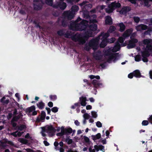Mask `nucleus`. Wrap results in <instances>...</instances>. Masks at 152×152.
<instances>
[{
    "label": "nucleus",
    "mask_w": 152,
    "mask_h": 152,
    "mask_svg": "<svg viewBox=\"0 0 152 152\" xmlns=\"http://www.w3.org/2000/svg\"><path fill=\"white\" fill-rule=\"evenodd\" d=\"M72 131V129L71 127H69L67 128H64V135H68L69 134H71Z\"/></svg>",
    "instance_id": "obj_19"
},
{
    "label": "nucleus",
    "mask_w": 152,
    "mask_h": 152,
    "mask_svg": "<svg viewBox=\"0 0 152 152\" xmlns=\"http://www.w3.org/2000/svg\"><path fill=\"white\" fill-rule=\"evenodd\" d=\"M115 29L116 28L114 26H111L110 27L109 29L107 31V32L110 33H112L115 30Z\"/></svg>",
    "instance_id": "obj_33"
},
{
    "label": "nucleus",
    "mask_w": 152,
    "mask_h": 152,
    "mask_svg": "<svg viewBox=\"0 0 152 152\" xmlns=\"http://www.w3.org/2000/svg\"><path fill=\"white\" fill-rule=\"evenodd\" d=\"M66 141L67 142L68 145H70L72 144L73 142L72 140L71 139H69L67 138L66 139Z\"/></svg>",
    "instance_id": "obj_49"
},
{
    "label": "nucleus",
    "mask_w": 152,
    "mask_h": 152,
    "mask_svg": "<svg viewBox=\"0 0 152 152\" xmlns=\"http://www.w3.org/2000/svg\"><path fill=\"white\" fill-rule=\"evenodd\" d=\"M109 32H108L106 33H104L103 32H102L101 33L100 35L99 36H100V37L101 36L102 37V38L103 39H107V37L109 36Z\"/></svg>",
    "instance_id": "obj_26"
},
{
    "label": "nucleus",
    "mask_w": 152,
    "mask_h": 152,
    "mask_svg": "<svg viewBox=\"0 0 152 152\" xmlns=\"http://www.w3.org/2000/svg\"><path fill=\"white\" fill-rule=\"evenodd\" d=\"M124 38H123V37H119L118 39V41L116 42L115 43V47L116 48H117L119 49L120 48V44L119 43H123L124 42Z\"/></svg>",
    "instance_id": "obj_12"
},
{
    "label": "nucleus",
    "mask_w": 152,
    "mask_h": 152,
    "mask_svg": "<svg viewBox=\"0 0 152 152\" xmlns=\"http://www.w3.org/2000/svg\"><path fill=\"white\" fill-rule=\"evenodd\" d=\"M146 48L145 49L148 51L152 50V45H151V44L146 45Z\"/></svg>",
    "instance_id": "obj_44"
},
{
    "label": "nucleus",
    "mask_w": 152,
    "mask_h": 152,
    "mask_svg": "<svg viewBox=\"0 0 152 152\" xmlns=\"http://www.w3.org/2000/svg\"><path fill=\"white\" fill-rule=\"evenodd\" d=\"M57 33L58 35L60 36H62L64 34L63 31L62 30H59L57 31Z\"/></svg>",
    "instance_id": "obj_42"
},
{
    "label": "nucleus",
    "mask_w": 152,
    "mask_h": 152,
    "mask_svg": "<svg viewBox=\"0 0 152 152\" xmlns=\"http://www.w3.org/2000/svg\"><path fill=\"white\" fill-rule=\"evenodd\" d=\"M83 139L85 142L89 144H90L91 142L89 138L86 136H83Z\"/></svg>",
    "instance_id": "obj_36"
},
{
    "label": "nucleus",
    "mask_w": 152,
    "mask_h": 152,
    "mask_svg": "<svg viewBox=\"0 0 152 152\" xmlns=\"http://www.w3.org/2000/svg\"><path fill=\"white\" fill-rule=\"evenodd\" d=\"M45 3L49 5L52 6L53 2L52 0H45Z\"/></svg>",
    "instance_id": "obj_43"
},
{
    "label": "nucleus",
    "mask_w": 152,
    "mask_h": 152,
    "mask_svg": "<svg viewBox=\"0 0 152 152\" xmlns=\"http://www.w3.org/2000/svg\"><path fill=\"white\" fill-rule=\"evenodd\" d=\"M132 32V30L131 29H129L126 30L123 34V37L125 39V38L129 37Z\"/></svg>",
    "instance_id": "obj_14"
},
{
    "label": "nucleus",
    "mask_w": 152,
    "mask_h": 152,
    "mask_svg": "<svg viewBox=\"0 0 152 152\" xmlns=\"http://www.w3.org/2000/svg\"><path fill=\"white\" fill-rule=\"evenodd\" d=\"M141 57L140 55H137L135 57V60L136 61H139L141 60Z\"/></svg>",
    "instance_id": "obj_41"
},
{
    "label": "nucleus",
    "mask_w": 152,
    "mask_h": 152,
    "mask_svg": "<svg viewBox=\"0 0 152 152\" xmlns=\"http://www.w3.org/2000/svg\"><path fill=\"white\" fill-rule=\"evenodd\" d=\"M35 110V107L33 105L30 107H28L26 109V111L27 112L30 113L33 111Z\"/></svg>",
    "instance_id": "obj_29"
},
{
    "label": "nucleus",
    "mask_w": 152,
    "mask_h": 152,
    "mask_svg": "<svg viewBox=\"0 0 152 152\" xmlns=\"http://www.w3.org/2000/svg\"><path fill=\"white\" fill-rule=\"evenodd\" d=\"M133 76H134V75L133 72L130 73L128 75V77L130 79L132 78Z\"/></svg>",
    "instance_id": "obj_61"
},
{
    "label": "nucleus",
    "mask_w": 152,
    "mask_h": 152,
    "mask_svg": "<svg viewBox=\"0 0 152 152\" xmlns=\"http://www.w3.org/2000/svg\"><path fill=\"white\" fill-rule=\"evenodd\" d=\"M83 81L86 83V84L84 85V86L86 87V88H90L91 85V83L88 82V80L87 79H84Z\"/></svg>",
    "instance_id": "obj_28"
},
{
    "label": "nucleus",
    "mask_w": 152,
    "mask_h": 152,
    "mask_svg": "<svg viewBox=\"0 0 152 152\" xmlns=\"http://www.w3.org/2000/svg\"><path fill=\"white\" fill-rule=\"evenodd\" d=\"M149 121L148 120H143L142 123V126H145L148 125L149 124Z\"/></svg>",
    "instance_id": "obj_45"
},
{
    "label": "nucleus",
    "mask_w": 152,
    "mask_h": 152,
    "mask_svg": "<svg viewBox=\"0 0 152 152\" xmlns=\"http://www.w3.org/2000/svg\"><path fill=\"white\" fill-rule=\"evenodd\" d=\"M98 22L95 19H91L90 20V24H96V23Z\"/></svg>",
    "instance_id": "obj_39"
},
{
    "label": "nucleus",
    "mask_w": 152,
    "mask_h": 152,
    "mask_svg": "<svg viewBox=\"0 0 152 152\" xmlns=\"http://www.w3.org/2000/svg\"><path fill=\"white\" fill-rule=\"evenodd\" d=\"M61 24L64 27H65L67 25L66 22L64 19H63L62 20Z\"/></svg>",
    "instance_id": "obj_55"
},
{
    "label": "nucleus",
    "mask_w": 152,
    "mask_h": 152,
    "mask_svg": "<svg viewBox=\"0 0 152 152\" xmlns=\"http://www.w3.org/2000/svg\"><path fill=\"white\" fill-rule=\"evenodd\" d=\"M92 48L88 45V46H86L85 48V49L88 51H89Z\"/></svg>",
    "instance_id": "obj_59"
},
{
    "label": "nucleus",
    "mask_w": 152,
    "mask_h": 152,
    "mask_svg": "<svg viewBox=\"0 0 152 152\" xmlns=\"http://www.w3.org/2000/svg\"><path fill=\"white\" fill-rule=\"evenodd\" d=\"M152 42V39H146L143 40V43L145 45H148L151 44Z\"/></svg>",
    "instance_id": "obj_32"
},
{
    "label": "nucleus",
    "mask_w": 152,
    "mask_h": 152,
    "mask_svg": "<svg viewBox=\"0 0 152 152\" xmlns=\"http://www.w3.org/2000/svg\"><path fill=\"white\" fill-rule=\"evenodd\" d=\"M110 4V6L114 9V10L116 8H119L121 6V4L119 3H116V1Z\"/></svg>",
    "instance_id": "obj_15"
},
{
    "label": "nucleus",
    "mask_w": 152,
    "mask_h": 152,
    "mask_svg": "<svg viewBox=\"0 0 152 152\" xmlns=\"http://www.w3.org/2000/svg\"><path fill=\"white\" fill-rule=\"evenodd\" d=\"M148 119L149 122L152 124V115L150 116L148 118Z\"/></svg>",
    "instance_id": "obj_64"
},
{
    "label": "nucleus",
    "mask_w": 152,
    "mask_h": 152,
    "mask_svg": "<svg viewBox=\"0 0 152 152\" xmlns=\"http://www.w3.org/2000/svg\"><path fill=\"white\" fill-rule=\"evenodd\" d=\"M100 39V36L92 39L89 41L88 45L94 50H96L99 47V42Z\"/></svg>",
    "instance_id": "obj_2"
},
{
    "label": "nucleus",
    "mask_w": 152,
    "mask_h": 152,
    "mask_svg": "<svg viewBox=\"0 0 152 152\" xmlns=\"http://www.w3.org/2000/svg\"><path fill=\"white\" fill-rule=\"evenodd\" d=\"M49 98L51 100L53 101L57 99V97L55 95H51L49 96Z\"/></svg>",
    "instance_id": "obj_37"
},
{
    "label": "nucleus",
    "mask_w": 152,
    "mask_h": 152,
    "mask_svg": "<svg viewBox=\"0 0 152 152\" xmlns=\"http://www.w3.org/2000/svg\"><path fill=\"white\" fill-rule=\"evenodd\" d=\"M51 110L52 112L56 113L58 111V109L57 107H53L51 109Z\"/></svg>",
    "instance_id": "obj_47"
},
{
    "label": "nucleus",
    "mask_w": 152,
    "mask_h": 152,
    "mask_svg": "<svg viewBox=\"0 0 152 152\" xmlns=\"http://www.w3.org/2000/svg\"><path fill=\"white\" fill-rule=\"evenodd\" d=\"M131 40L129 41V44L127 45V48L129 49L132 48H134L135 46V44L138 42V40L136 39H132V36L130 37Z\"/></svg>",
    "instance_id": "obj_6"
},
{
    "label": "nucleus",
    "mask_w": 152,
    "mask_h": 152,
    "mask_svg": "<svg viewBox=\"0 0 152 152\" xmlns=\"http://www.w3.org/2000/svg\"><path fill=\"white\" fill-rule=\"evenodd\" d=\"M105 24L106 25H111L113 24V20L111 17L107 15L105 17Z\"/></svg>",
    "instance_id": "obj_10"
},
{
    "label": "nucleus",
    "mask_w": 152,
    "mask_h": 152,
    "mask_svg": "<svg viewBox=\"0 0 152 152\" xmlns=\"http://www.w3.org/2000/svg\"><path fill=\"white\" fill-rule=\"evenodd\" d=\"M11 123L13 127H17V124L15 122H12V121H11Z\"/></svg>",
    "instance_id": "obj_60"
},
{
    "label": "nucleus",
    "mask_w": 152,
    "mask_h": 152,
    "mask_svg": "<svg viewBox=\"0 0 152 152\" xmlns=\"http://www.w3.org/2000/svg\"><path fill=\"white\" fill-rule=\"evenodd\" d=\"M58 6L60 9L62 10H64L66 7V3L64 2H61L58 3Z\"/></svg>",
    "instance_id": "obj_17"
},
{
    "label": "nucleus",
    "mask_w": 152,
    "mask_h": 152,
    "mask_svg": "<svg viewBox=\"0 0 152 152\" xmlns=\"http://www.w3.org/2000/svg\"><path fill=\"white\" fill-rule=\"evenodd\" d=\"M133 18L134 21L136 23H138L140 20V18L138 17H134Z\"/></svg>",
    "instance_id": "obj_46"
},
{
    "label": "nucleus",
    "mask_w": 152,
    "mask_h": 152,
    "mask_svg": "<svg viewBox=\"0 0 152 152\" xmlns=\"http://www.w3.org/2000/svg\"><path fill=\"white\" fill-rule=\"evenodd\" d=\"M141 55L142 57H148L150 54L148 51L145 49L144 51L141 52Z\"/></svg>",
    "instance_id": "obj_23"
},
{
    "label": "nucleus",
    "mask_w": 152,
    "mask_h": 152,
    "mask_svg": "<svg viewBox=\"0 0 152 152\" xmlns=\"http://www.w3.org/2000/svg\"><path fill=\"white\" fill-rule=\"evenodd\" d=\"M91 115L92 117L94 118H96L97 117V115L96 113L94 111H92L91 112Z\"/></svg>",
    "instance_id": "obj_50"
},
{
    "label": "nucleus",
    "mask_w": 152,
    "mask_h": 152,
    "mask_svg": "<svg viewBox=\"0 0 152 152\" xmlns=\"http://www.w3.org/2000/svg\"><path fill=\"white\" fill-rule=\"evenodd\" d=\"M42 4L40 2L38 3H34L33 7L34 10L39 11L41 10L42 8Z\"/></svg>",
    "instance_id": "obj_8"
},
{
    "label": "nucleus",
    "mask_w": 152,
    "mask_h": 152,
    "mask_svg": "<svg viewBox=\"0 0 152 152\" xmlns=\"http://www.w3.org/2000/svg\"><path fill=\"white\" fill-rule=\"evenodd\" d=\"M127 12L124 7H123L120 11L119 13L121 14H125L127 13Z\"/></svg>",
    "instance_id": "obj_40"
},
{
    "label": "nucleus",
    "mask_w": 152,
    "mask_h": 152,
    "mask_svg": "<svg viewBox=\"0 0 152 152\" xmlns=\"http://www.w3.org/2000/svg\"><path fill=\"white\" fill-rule=\"evenodd\" d=\"M79 7L76 5H74L72 6L71 8V11L72 13H75V12H77L79 10Z\"/></svg>",
    "instance_id": "obj_27"
},
{
    "label": "nucleus",
    "mask_w": 152,
    "mask_h": 152,
    "mask_svg": "<svg viewBox=\"0 0 152 152\" xmlns=\"http://www.w3.org/2000/svg\"><path fill=\"white\" fill-rule=\"evenodd\" d=\"M17 132H18V131H16V132H14L11 133V135L13 136L16 137H17V134H16V133Z\"/></svg>",
    "instance_id": "obj_63"
},
{
    "label": "nucleus",
    "mask_w": 152,
    "mask_h": 152,
    "mask_svg": "<svg viewBox=\"0 0 152 152\" xmlns=\"http://www.w3.org/2000/svg\"><path fill=\"white\" fill-rule=\"evenodd\" d=\"M61 132L58 133L56 135L57 136H62L64 135V127L62 126L61 128Z\"/></svg>",
    "instance_id": "obj_34"
},
{
    "label": "nucleus",
    "mask_w": 152,
    "mask_h": 152,
    "mask_svg": "<svg viewBox=\"0 0 152 152\" xmlns=\"http://www.w3.org/2000/svg\"><path fill=\"white\" fill-rule=\"evenodd\" d=\"M46 116V113L45 112L42 111L41 112V113L40 115V117L39 118V116L37 117L36 119V121L38 122H43V121L45 120V117Z\"/></svg>",
    "instance_id": "obj_7"
},
{
    "label": "nucleus",
    "mask_w": 152,
    "mask_h": 152,
    "mask_svg": "<svg viewBox=\"0 0 152 152\" xmlns=\"http://www.w3.org/2000/svg\"><path fill=\"white\" fill-rule=\"evenodd\" d=\"M80 103L77 102L75 103L74 105H72L71 108L72 109H74L76 108V107H80Z\"/></svg>",
    "instance_id": "obj_35"
},
{
    "label": "nucleus",
    "mask_w": 152,
    "mask_h": 152,
    "mask_svg": "<svg viewBox=\"0 0 152 152\" xmlns=\"http://www.w3.org/2000/svg\"><path fill=\"white\" fill-rule=\"evenodd\" d=\"M91 83L94 85L95 87L96 88L99 87L100 85H102L101 83H99V82L98 80L96 79L93 80Z\"/></svg>",
    "instance_id": "obj_22"
},
{
    "label": "nucleus",
    "mask_w": 152,
    "mask_h": 152,
    "mask_svg": "<svg viewBox=\"0 0 152 152\" xmlns=\"http://www.w3.org/2000/svg\"><path fill=\"white\" fill-rule=\"evenodd\" d=\"M62 16L64 18L71 20L73 18L74 13L70 11H66L64 12Z\"/></svg>",
    "instance_id": "obj_5"
},
{
    "label": "nucleus",
    "mask_w": 152,
    "mask_h": 152,
    "mask_svg": "<svg viewBox=\"0 0 152 152\" xmlns=\"http://www.w3.org/2000/svg\"><path fill=\"white\" fill-rule=\"evenodd\" d=\"M17 129L20 131H23L24 129H25L26 128V125L24 124H20L19 126H17Z\"/></svg>",
    "instance_id": "obj_30"
},
{
    "label": "nucleus",
    "mask_w": 152,
    "mask_h": 152,
    "mask_svg": "<svg viewBox=\"0 0 152 152\" xmlns=\"http://www.w3.org/2000/svg\"><path fill=\"white\" fill-rule=\"evenodd\" d=\"M37 105L39 109L42 110L44 108L45 106V104L41 101L38 103H37Z\"/></svg>",
    "instance_id": "obj_24"
},
{
    "label": "nucleus",
    "mask_w": 152,
    "mask_h": 152,
    "mask_svg": "<svg viewBox=\"0 0 152 152\" xmlns=\"http://www.w3.org/2000/svg\"><path fill=\"white\" fill-rule=\"evenodd\" d=\"M89 22L86 20H83L80 23H78V26L77 28V31H84L85 32L87 30Z\"/></svg>",
    "instance_id": "obj_3"
},
{
    "label": "nucleus",
    "mask_w": 152,
    "mask_h": 152,
    "mask_svg": "<svg viewBox=\"0 0 152 152\" xmlns=\"http://www.w3.org/2000/svg\"><path fill=\"white\" fill-rule=\"evenodd\" d=\"M133 73L134 74V76L137 78H140L141 77V74L140 71L138 70L137 69L134 71Z\"/></svg>",
    "instance_id": "obj_20"
},
{
    "label": "nucleus",
    "mask_w": 152,
    "mask_h": 152,
    "mask_svg": "<svg viewBox=\"0 0 152 152\" xmlns=\"http://www.w3.org/2000/svg\"><path fill=\"white\" fill-rule=\"evenodd\" d=\"M145 6H148V5L149 0H142Z\"/></svg>",
    "instance_id": "obj_57"
},
{
    "label": "nucleus",
    "mask_w": 152,
    "mask_h": 152,
    "mask_svg": "<svg viewBox=\"0 0 152 152\" xmlns=\"http://www.w3.org/2000/svg\"><path fill=\"white\" fill-rule=\"evenodd\" d=\"M99 147V146H98L97 145H95L94 146V148H95V149L96 150V151H98L100 150Z\"/></svg>",
    "instance_id": "obj_62"
},
{
    "label": "nucleus",
    "mask_w": 152,
    "mask_h": 152,
    "mask_svg": "<svg viewBox=\"0 0 152 152\" xmlns=\"http://www.w3.org/2000/svg\"><path fill=\"white\" fill-rule=\"evenodd\" d=\"M108 43H114L115 40L114 37H112L110 39H107Z\"/></svg>",
    "instance_id": "obj_38"
},
{
    "label": "nucleus",
    "mask_w": 152,
    "mask_h": 152,
    "mask_svg": "<svg viewBox=\"0 0 152 152\" xmlns=\"http://www.w3.org/2000/svg\"><path fill=\"white\" fill-rule=\"evenodd\" d=\"M92 139L94 141L99 139L101 137V134L100 133H97L96 135H92L91 136Z\"/></svg>",
    "instance_id": "obj_25"
},
{
    "label": "nucleus",
    "mask_w": 152,
    "mask_h": 152,
    "mask_svg": "<svg viewBox=\"0 0 152 152\" xmlns=\"http://www.w3.org/2000/svg\"><path fill=\"white\" fill-rule=\"evenodd\" d=\"M148 26L144 24H140L137 26V31H140L141 29L142 30H145L147 29Z\"/></svg>",
    "instance_id": "obj_16"
},
{
    "label": "nucleus",
    "mask_w": 152,
    "mask_h": 152,
    "mask_svg": "<svg viewBox=\"0 0 152 152\" xmlns=\"http://www.w3.org/2000/svg\"><path fill=\"white\" fill-rule=\"evenodd\" d=\"M84 18L86 19H89L90 18V16L88 13H84Z\"/></svg>",
    "instance_id": "obj_54"
},
{
    "label": "nucleus",
    "mask_w": 152,
    "mask_h": 152,
    "mask_svg": "<svg viewBox=\"0 0 152 152\" xmlns=\"http://www.w3.org/2000/svg\"><path fill=\"white\" fill-rule=\"evenodd\" d=\"M54 145L55 147V149L56 150H58L59 148L58 147L59 145V143L57 141H55L54 143Z\"/></svg>",
    "instance_id": "obj_48"
},
{
    "label": "nucleus",
    "mask_w": 152,
    "mask_h": 152,
    "mask_svg": "<svg viewBox=\"0 0 152 152\" xmlns=\"http://www.w3.org/2000/svg\"><path fill=\"white\" fill-rule=\"evenodd\" d=\"M118 54V53H115L114 54H107V56H109L108 59L107 60V61L109 62V61H111L113 59H116Z\"/></svg>",
    "instance_id": "obj_13"
},
{
    "label": "nucleus",
    "mask_w": 152,
    "mask_h": 152,
    "mask_svg": "<svg viewBox=\"0 0 152 152\" xmlns=\"http://www.w3.org/2000/svg\"><path fill=\"white\" fill-rule=\"evenodd\" d=\"M97 28V24H88L87 30L84 33L83 36L81 37L80 35L77 36L76 34L72 37V40L75 42L77 41L80 44H83L86 42V39L87 40L90 37H92L93 31H96Z\"/></svg>",
    "instance_id": "obj_1"
},
{
    "label": "nucleus",
    "mask_w": 152,
    "mask_h": 152,
    "mask_svg": "<svg viewBox=\"0 0 152 152\" xmlns=\"http://www.w3.org/2000/svg\"><path fill=\"white\" fill-rule=\"evenodd\" d=\"M147 57H142V61L144 62H148V60Z\"/></svg>",
    "instance_id": "obj_58"
},
{
    "label": "nucleus",
    "mask_w": 152,
    "mask_h": 152,
    "mask_svg": "<svg viewBox=\"0 0 152 152\" xmlns=\"http://www.w3.org/2000/svg\"><path fill=\"white\" fill-rule=\"evenodd\" d=\"M78 26V23H77L75 21H73L70 23L69 28L71 30L77 31Z\"/></svg>",
    "instance_id": "obj_9"
},
{
    "label": "nucleus",
    "mask_w": 152,
    "mask_h": 152,
    "mask_svg": "<svg viewBox=\"0 0 152 152\" xmlns=\"http://www.w3.org/2000/svg\"><path fill=\"white\" fill-rule=\"evenodd\" d=\"M72 35V34L70 33H65V37L66 38H69V36H71V38L72 39V36H73V35Z\"/></svg>",
    "instance_id": "obj_52"
},
{
    "label": "nucleus",
    "mask_w": 152,
    "mask_h": 152,
    "mask_svg": "<svg viewBox=\"0 0 152 152\" xmlns=\"http://www.w3.org/2000/svg\"><path fill=\"white\" fill-rule=\"evenodd\" d=\"M114 10V9H113L112 7H110V4L108 5V7L106 9V12L108 13L112 12Z\"/></svg>",
    "instance_id": "obj_31"
},
{
    "label": "nucleus",
    "mask_w": 152,
    "mask_h": 152,
    "mask_svg": "<svg viewBox=\"0 0 152 152\" xmlns=\"http://www.w3.org/2000/svg\"><path fill=\"white\" fill-rule=\"evenodd\" d=\"M42 130L40 133H45L46 132L49 134H52L53 135L56 131V129L53 127L52 125H50L48 126L47 127H41Z\"/></svg>",
    "instance_id": "obj_4"
},
{
    "label": "nucleus",
    "mask_w": 152,
    "mask_h": 152,
    "mask_svg": "<svg viewBox=\"0 0 152 152\" xmlns=\"http://www.w3.org/2000/svg\"><path fill=\"white\" fill-rule=\"evenodd\" d=\"M90 116V115L87 113H85L83 115V117L85 119H88Z\"/></svg>",
    "instance_id": "obj_51"
},
{
    "label": "nucleus",
    "mask_w": 152,
    "mask_h": 152,
    "mask_svg": "<svg viewBox=\"0 0 152 152\" xmlns=\"http://www.w3.org/2000/svg\"><path fill=\"white\" fill-rule=\"evenodd\" d=\"M102 40L99 45V46L101 48H104L108 43L107 39H102Z\"/></svg>",
    "instance_id": "obj_18"
},
{
    "label": "nucleus",
    "mask_w": 152,
    "mask_h": 152,
    "mask_svg": "<svg viewBox=\"0 0 152 152\" xmlns=\"http://www.w3.org/2000/svg\"><path fill=\"white\" fill-rule=\"evenodd\" d=\"M79 100L80 101V104L81 105L83 106H85L87 104L86 101L87 98L85 96H82L79 98Z\"/></svg>",
    "instance_id": "obj_11"
},
{
    "label": "nucleus",
    "mask_w": 152,
    "mask_h": 152,
    "mask_svg": "<svg viewBox=\"0 0 152 152\" xmlns=\"http://www.w3.org/2000/svg\"><path fill=\"white\" fill-rule=\"evenodd\" d=\"M18 119L16 116H14L11 121L12 122H17L18 121Z\"/></svg>",
    "instance_id": "obj_56"
},
{
    "label": "nucleus",
    "mask_w": 152,
    "mask_h": 152,
    "mask_svg": "<svg viewBox=\"0 0 152 152\" xmlns=\"http://www.w3.org/2000/svg\"><path fill=\"white\" fill-rule=\"evenodd\" d=\"M118 26L120 27L119 31L121 32L124 31L126 28V26L123 23H120L117 24Z\"/></svg>",
    "instance_id": "obj_21"
},
{
    "label": "nucleus",
    "mask_w": 152,
    "mask_h": 152,
    "mask_svg": "<svg viewBox=\"0 0 152 152\" xmlns=\"http://www.w3.org/2000/svg\"><path fill=\"white\" fill-rule=\"evenodd\" d=\"M96 125L99 128L101 127L102 126V124L99 121H98L96 122Z\"/></svg>",
    "instance_id": "obj_53"
}]
</instances>
